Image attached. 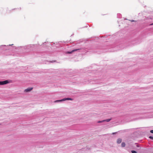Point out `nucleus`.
Returning a JSON list of instances; mask_svg holds the SVG:
<instances>
[{
    "label": "nucleus",
    "mask_w": 153,
    "mask_h": 153,
    "mask_svg": "<svg viewBox=\"0 0 153 153\" xmlns=\"http://www.w3.org/2000/svg\"><path fill=\"white\" fill-rule=\"evenodd\" d=\"M111 120V119H107L106 120H102L101 121H98L97 123H102V122H105V121H106V122H109V121H110Z\"/></svg>",
    "instance_id": "7ed1b4c3"
},
{
    "label": "nucleus",
    "mask_w": 153,
    "mask_h": 153,
    "mask_svg": "<svg viewBox=\"0 0 153 153\" xmlns=\"http://www.w3.org/2000/svg\"><path fill=\"white\" fill-rule=\"evenodd\" d=\"M131 152L132 153H137L136 151L134 150H131Z\"/></svg>",
    "instance_id": "6e6552de"
},
{
    "label": "nucleus",
    "mask_w": 153,
    "mask_h": 153,
    "mask_svg": "<svg viewBox=\"0 0 153 153\" xmlns=\"http://www.w3.org/2000/svg\"><path fill=\"white\" fill-rule=\"evenodd\" d=\"M9 83V82L7 80H5L3 81L0 82V85H3Z\"/></svg>",
    "instance_id": "f03ea898"
},
{
    "label": "nucleus",
    "mask_w": 153,
    "mask_h": 153,
    "mask_svg": "<svg viewBox=\"0 0 153 153\" xmlns=\"http://www.w3.org/2000/svg\"><path fill=\"white\" fill-rule=\"evenodd\" d=\"M149 138L150 139L153 140V137L151 136H150L149 137Z\"/></svg>",
    "instance_id": "1a4fd4ad"
},
{
    "label": "nucleus",
    "mask_w": 153,
    "mask_h": 153,
    "mask_svg": "<svg viewBox=\"0 0 153 153\" xmlns=\"http://www.w3.org/2000/svg\"><path fill=\"white\" fill-rule=\"evenodd\" d=\"M131 21V22H133V21H134V20H132Z\"/></svg>",
    "instance_id": "ddd939ff"
},
{
    "label": "nucleus",
    "mask_w": 153,
    "mask_h": 153,
    "mask_svg": "<svg viewBox=\"0 0 153 153\" xmlns=\"http://www.w3.org/2000/svg\"><path fill=\"white\" fill-rule=\"evenodd\" d=\"M73 100V99L71 98H64L60 100H56L54 101V102H62V101H65V100Z\"/></svg>",
    "instance_id": "f257e3e1"
},
{
    "label": "nucleus",
    "mask_w": 153,
    "mask_h": 153,
    "mask_svg": "<svg viewBox=\"0 0 153 153\" xmlns=\"http://www.w3.org/2000/svg\"><path fill=\"white\" fill-rule=\"evenodd\" d=\"M150 132L152 133H153V130H151L150 131Z\"/></svg>",
    "instance_id": "9d476101"
},
{
    "label": "nucleus",
    "mask_w": 153,
    "mask_h": 153,
    "mask_svg": "<svg viewBox=\"0 0 153 153\" xmlns=\"http://www.w3.org/2000/svg\"><path fill=\"white\" fill-rule=\"evenodd\" d=\"M116 133H117V132H114V133H112V134H116Z\"/></svg>",
    "instance_id": "9b49d317"
},
{
    "label": "nucleus",
    "mask_w": 153,
    "mask_h": 153,
    "mask_svg": "<svg viewBox=\"0 0 153 153\" xmlns=\"http://www.w3.org/2000/svg\"><path fill=\"white\" fill-rule=\"evenodd\" d=\"M79 50V49H77L74 50H72L71 52H68V53H72V52H74V51H77L78 50Z\"/></svg>",
    "instance_id": "423d86ee"
},
{
    "label": "nucleus",
    "mask_w": 153,
    "mask_h": 153,
    "mask_svg": "<svg viewBox=\"0 0 153 153\" xmlns=\"http://www.w3.org/2000/svg\"><path fill=\"white\" fill-rule=\"evenodd\" d=\"M122 141V139L121 138H118L117 140V143L118 144L120 143Z\"/></svg>",
    "instance_id": "39448f33"
},
{
    "label": "nucleus",
    "mask_w": 153,
    "mask_h": 153,
    "mask_svg": "<svg viewBox=\"0 0 153 153\" xmlns=\"http://www.w3.org/2000/svg\"><path fill=\"white\" fill-rule=\"evenodd\" d=\"M137 146V147H139V146L138 145H137V146Z\"/></svg>",
    "instance_id": "f8f14e48"
},
{
    "label": "nucleus",
    "mask_w": 153,
    "mask_h": 153,
    "mask_svg": "<svg viewBox=\"0 0 153 153\" xmlns=\"http://www.w3.org/2000/svg\"><path fill=\"white\" fill-rule=\"evenodd\" d=\"M153 25V23L151 24V25Z\"/></svg>",
    "instance_id": "4468645a"
},
{
    "label": "nucleus",
    "mask_w": 153,
    "mask_h": 153,
    "mask_svg": "<svg viewBox=\"0 0 153 153\" xmlns=\"http://www.w3.org/2000/svg\"><path fill=\"white\" fill-rule=\"evenodd\" d=\"M33 88H29L26 89H25V91L26 92L30 91L32 90Z\"/></svg>",
    "instance_id": "20e7f679"
},
{
    "label": "nucleus",
    "mask_w": 153,
    "mask_h": 153,
    "mask_svg": "<svg viewBox=\"0 0 153 153\" xmlns=\"http://www.w3.org/2000/svg\"><path fill=\"white\" fill-rule=\"evenodd\" d=\"M126 146V144H125V143L124 142H123L122 143H121V146L122 147H125Z\"/></svg>",
    "instance_id": "0eeeda50"
}]
</instances>
